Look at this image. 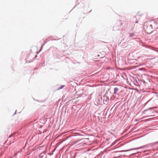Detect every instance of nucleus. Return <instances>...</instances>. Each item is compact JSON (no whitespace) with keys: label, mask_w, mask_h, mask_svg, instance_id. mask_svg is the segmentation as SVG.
<instances>
[{"label":"nucleus","mask_w":158,"mask_h":158,"mask_svg":"<svg viewBox=\"0 0 158 158\" xmlns=\"http://www.w3.org/2000/svg\"><path fill=\"white\" fill-rule=\"evenodd\" d=\"M86 143H85V141H83L82 140H81L75 141L74 143V144L75 145L77 144V145H79V146H84L83 145L85 144Z\"/></svg>","instance_id":"obj_1"},{"label":"nucleus","mask_w":158,"mask_h":158,"mask_svg":"<svg viewBox=\"0 0 158 158\" xmlns=\"http://www.w3.org/2000/svg\"><path fill=\"white\" fill-rule=\"evenodd\" d=\"M145 147H146V146H142V147H139V148H132V149H131L128 150H127L126 151H130V150H131L137 149H140V148H144Z\"/></svg>","instance_id":"obj_2"},{"label":"nucleus","mask_w":158,"mask_h":158,"mask_svg":"<svg viewBox=\"0 0 158 158\" xmlns=\"http://www.w3.org/2000/svg\"><path fill=\"white\" fill-rule=\"evenodd\" d=\"M118 88H115L114 89V93L116 94V92L118 91Z\"/></svg>","instance_id":"obj_3"},{"label":"nucleus","mask_w":158,"mask_h":158,"mask_svg":"<svg viewBox=\"0 0 158 158\" xmlns=\"http://www.w3.org/2000/svg\"><path fill=\"white\" fill-rule=\"evenodd\" d=\"M63 86H64V85H63V86H60V87L59 88V89H62V88H63Z\"/></svg>","instance_id":"obj_4"}]
</instances>
